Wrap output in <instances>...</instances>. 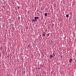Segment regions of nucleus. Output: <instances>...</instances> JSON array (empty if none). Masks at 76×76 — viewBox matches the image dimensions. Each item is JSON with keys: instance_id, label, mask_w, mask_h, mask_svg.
<instances>
[{"instance_id": "f257e3e1", "label": "nucleus", "mask_w": 76, "mask_h": 76, "mask_svg": "<svg viewBox=\"0 0 76 76\" xmlns=\"http://www.w3.org/2000/svg\"><path fill=\"white\" fill-rule=\"evenodd\" d=\"M39 19V17H35L34 19H32V22H36L37 21V19Z\"/></svg>"}, {"instance_id": "f03ea898", "label": "nucleus", "mask_w": 76, "mask_h": 76, "mask_svg": "<svg viewBox=\"0 0 76 76\" xmlns=\"http://www.w3.org/2000/svg\"><path fill=\"white\" fill-rule=\"evenodd\" d=\"M53 54L54 55H50V58H52V57H54V56L55 54H54L53 53Z\"/></svg>"}, {"instance_id": "7ed1b4c3", "label": "nucleus", "mask_w": 76, "mask_h": 76, "mask_svg": "<svg viewBox=\"0 0 76 76\" xmlns=\"http://www.w3.org/2000/svg\"><path fill=\"white\" fill-rule=\"evenodd\" d=\"M72 58H71L69 59V63H71V62H72Z\"/></svg>"}, {"instance_id": "20e7f679", "label": "nucleus", "mask_w": 76, "mask_h": 76, "mask_svg": "<svg viewBox=\"0 0 76 76\" xmlns=\"http://www.w3.org/2000/svg\"><path fill=\"white\" fill-rule=\"evenodd\" d=\"M45 16H47V13H45Z\"/></svg>"}, {"instance_id": "39448f33", "label": "nucleus", "mask_w": 76, "mask_h": 76, "mask_svg": "<svg viewBox=\"0 0 76 76\" xmlns=\"http://www.w3.org/2000/svg\"><path fill=\"white\" fill-rule=\"evenodd\" d=\"M42 36H43V37H45V35L44 34H42Z\"/></svg>"}, {"instance_id": "423d86ee", "label": "nucleus", "mask_w": 76, "mask_h": 76, "mask_svg": "<svg viewBox=\"0 0 76 76\" xmlns=\"http://www.w3.org/2000/svg\"><path fill=\"white\" fill-rule=\"evenodd\" d=\"M66 17H69V14H67L66 15Z\"/></svg>"}, {"instance_id": "0eeeda50", "label": "nucleus", "mask_w": 76, "mask_h": 76, "mask_svg": "<svg viewBox=\"0 0 76 76\" xmlns=\"http://www.w3.org/2000/svg\"><path fill=\"white\" fill-rule=\"evenodd\" d=\"M18 9H19V7H18Z\"/></svg>"}, {"instance_id": "6e6552de", "label": "nucleus", "mask_w": 76, "mask_h": 76, "mask_svg": "<svg viewBox=\"0 0 76 76\" xmlns=\"http://www.w3.org/2000/svg\"><path fill=\"white\" fill-rule=\"evenodd\" d=\"M41 11H39V13H41Z\"/></svg>"}]
</instances>
